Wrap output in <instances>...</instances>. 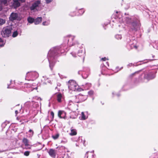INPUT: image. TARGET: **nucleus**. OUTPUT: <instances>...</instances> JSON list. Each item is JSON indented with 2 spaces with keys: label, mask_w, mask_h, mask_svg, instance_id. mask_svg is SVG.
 Segmentation results:
<instances>
[{
  "label": "nucleus",
  "mask_w": 158,
  "mask_h": 158,
  "mask_svg": "<svg viewBox=\"0 0 158 158\" xmlns=\"http://www.w3.org/2000/svg\"><path fill=\"white\" fill-rule=\"evenodd\" d=\"M68 86L69 89L73 91H81L82 90L81 88H79L77 84L73 81H69Z\"/></svg>",
  "instance_id": "nucleus-1"
},
{
  "label": "nucleus",
  "mask_w": 158,
  "mask_h": 158,
  "mask_svg": "<svg viewBox=\"0 0 158 158\" xmlns=\"http://www.w3.org/2000/svg\"><path fill=\"white\" fill-rule=\"evenodd\" d=\"M11 29L10 27H7L3 28L1 35L4 37H8L10 34Z\"/></svg>",
  "instance_id": "nucleus-2"
},
{
  "label": "nucleus",
  "mask_w": 158,
  "mask_h": 158,
  "mask_svg": "<svg viewBox=\"0 0 158 158\" xmlns=\"http://www.w3.org/2000/svg\"><path fill=\"white\" fill-rule=\"evenodd\" d=\"M66 113L63 111H59L58 113V116L60 118H65Z\"/></svg>",
  "instance_id": "nucleus-3"
},
{
  "label": "nucleus",
  "mask_w": 158,
  "mask_h": 158,
  "mask_svg": "<svg viewBox=\"0 0 158 158\" xmlns=\"http://www.w3.org/2000/svg\"><path fill=\"white\" fill-rule=\"evenodd\" d=\"M40 1H38L35 2L31 7V10H35V8L37 7L38 5L40 4Z\"/></svg>",
  "instance_id": "nucleus-4"
},
{
  "label": "nucleus",
  "mask_w": 158,
  "mask_h": 158,
  "mask_svg": "<svg viewBox=\"0 0 158 158\" xmlns=\"http://www.w3.org/2000/svg\"><path fill=\"white\" fill-rule=\"evenodd\" d=\"M18 17V15L15 13H12L9 17L11 21L14 20L16 19Z\"/></svg>",
  "instance_id": "nucleus-5"
},
{
  "label": "nucleus",
  "mask_w": 158,
  "mask_h": 158,
  "mask_svg": "<svg viewBox=\"0 0 158 158\" xmlns=\"http://www.w3.org/2000/svg\"><path fill=\"white\" fill-rule=\"evenodd\" d=\"M131 25L133 27L132 29L136 30L140 26V24L139 22H134L131 24Z\"/></svg>",
  "instance_id": "nucleus-6"
},
{
  "label": "nucleus",
  "mask_w": 158,
  "mask_h": 158,
  "mask_svg": "<svg viewBox=\"0 0 158 158\" xmlns=\"http://www.w3.org/2000/svg\"><path fill=\"white\" fill-rule=\"evenodd\" d=\"M48 153L49 155L52 157H54L55 156L56 152L54 150L50 149L48 152Z\"/></svg>",
  "instance_id": "nucleus-7"
},
{
  "label": "nucleus",
  "mask_w": 158,
  "mask_h": 158,
  "mask_svg": "<svg viewBox=\"0 0 158 158\" xmlns=\"http://www.w3.org/2000/svg\"><path fill=\"white\" fill-rule=\"evenodd\" d=\"M42 20V17H38L37 18L34 20L35 24L36 25L39 24L41 22Z\"/></svg>",
  "instance_id": "nucleus-8"
},
{
  "label": "nucleus",
  "mask_w": 158,
  "mask_h": 158,
  "mask_svg": "<svg viewBox=\"0 0 158 158\" xmlns=\"http://www.w3.org/2000/svg\"><path fill=\"white\" fill-rule=\"evenodd\" d=\"M81 118H80L82 120H84L87 118L88 116L85 115V114L83 112H81Z\"/></svg>",
  "instance_id": "nucleus-9"
},
{
  "label": "nucleus",
  "mask_w": 158,
  "mask_h": 158,
  "mask_svg": "<svg viewBox=\"0 0 158 158\" xmlns=\"http://www.w3.org/2000/svg\"><path fill=\"white\" fill-rule=\"evenodd\" d=\"M77 134V132L76 130L75 129H71V132L70 133V135H76Z\"/></svg>",
  "instance_id": "nucleus-10"
},
{
  "label": "nucleus",
  "mask_w": 158,
  "mask_h": 158,
  "mask_svg": "<svg viewBox=\"0 0 158 158\" xmlns=\"http://www.w3.org/2000/svg\"><path fill=\"white\" fill-rule=\"evenodd\" d=\"M62 98V95L60 94H58L57 96V100L58 102H60L61 101V99Z\"/></svg>",
  "instance_id": "nucleus-11"
},
{
  "label": "nucleus",
  "mask_w": 158,
  "mask_h": 158,
  "mask_svg": "<svg viewBox=\"0 0 158 158\" xmlns=\"http://www.w3.org/2000/svg\"><path fill=\"white\" fill-rule=\"evenodd\" d=\"M23 141L26 146H28V140L27 139L24 138Z\"/></svg>",
  "instance_id": "nucleus-12"
},
{
  "label": "nucleus",
  "mask_w": 158,
  "mask_h": 158,
  "mask_svg": "<svg viewBox=\"0 0 158 158\" xmlns=\"http://www.w3.org/2000/svg\"><path fill=\"white\" fill-rule=\"evenodd\" d=\"M27 20L28 22L30 23H32L34 22L35 20L33 18L31 17H29Z\"/></svg>",
  "instance_id": "nucleus-13"
},
{
  "label": "nucleus",
  "mask_w": 158,
  "mask_h": 158,
  "mask_svg": "<svg viewBox=\"0 0 158 158\" xmlns=\"http://www.w3.org/2000/svg\"><path fill=\"white\" fill-rule=\"evenodd\" d=\"M50 21L49 20H48L46 21L43 22L42 24L44 26H47L49 24Z\"/></svg>",
  "instance_id": "nucleus-14"
},
{
  "label": "nucleus",
  "mask_w": 158,
  "mask_h": 158,
  "mask_svg": "<svg viewBox=\"0 0 158 158\" xmlns=\"http://www.w3.org/2000/svg\"><path fill=\"white\" fill-rule=\"evenodd\" d=\"M6 22V20L3 19H0V26L2 25Z\"/></svg>",
  "instance_id": "nucleus-15"
},
{
  "label": "nucleus",
  "mask_w": 158,
  "mask_h": 158,
  "mask_svg": "<svg viewBox=\"0 0 158 158\" xmlns=\"http://www.w3.org/2000/svg\"><path fill=\"white\" fill-rule=\"evenodd\" d=\"M5 44V42L1 39L0 38V46H3Z\"/></svg>",
  "instance_id": "nucleus-16"
},
{
  "label": "nucleus",
  "mask_w": 158,
  "mask_h": 158,
  "mask_svg": "<svg viewBox=\"0 0 158 158\" xmlns=\"http://www.w3.org/2000/svg\"><path fill=\"white\" fill-rule=\"evenodd\" d=\"M14 6L15 7H18L20 6V3L18 2H16L14 3Z\"/></svg>",
  "instance_id": "nucleus-17"
},
{
  "label": "nucleus",
  "mask_w": 158,
  "mask_h": 158,
  "mask_svg": "<svg viewBox=\"0 0 158 158\" xmlns=\"http://www.w3.org/2000/svg\"><path fill=\"white\" fill-rule=\"evenodd\" d=\"M59 136V135L58 134H56L55 135H53L52 137L54 139H56L58 138Z\"/></svg>",
  "instance_id": "nucleus-18"
},
{
  "label": "nucleus",
  "mask_w": 158,
  "mask_h": 158,
  "mask_svg": "<svg viewBox=\"0 0 158 158\" xmlns=\"http://www.w3.org/2000/svg\"><path fill=\"white\" fill-rule=\"evenodd\" d=\"M18 35V32L17 31H15L13 34V36L14 37H16Z\"/></svg>",
  "instance_id": "nucleus-19"
},
{
  "label": "nucleus",
  "mask_w": 158,
  "mask_h": 158,
  "mask_svg": "<svg viewBox=\"0 0 158 158\" xmlns=\"http://www.w3.org/2000/svg\"><path fill=\"white\" fill-rule=\"evenodd\" d=\"M29 154V152L28 151H26L24 152V155L26 156H28Z\"/></svg>",
  "instance_id": "nucleus-20"
},
{
  "label": "nucleus",
  "mask_w": 158,
  "mask_h": 158,
  "mask_svg": "<svg viewBox=\"0 0 158 158\" xmlns=\"http://www.w3.org/2000/svg\"><path fill=\"white\" fill-rule=\"evenodd\" d=\"M46 3H48L52 1L53 0H45Z\"/></svg>",
  "instance_id": "nucleus-21"
},
{
  "label": "nucleus",
  "mask_w": 158,
  "mask_h": 158,
  "mask_svg": "<svg viewBox=\"0 0 158 158\" xmlns=\"http://www.w3.org/2000/svg\"><path fill=\"white\" fill-rule=\"evenodd\" d=\"M51 114L52 116V119H53L54 117V113L52 111L51 112Z\"/></svg>",
  "instance_id": "nucleus-22"
},
{
  "label": "nucleus",
  "mask_w": 158,
  "mask_h": 158,
  "mask_svg": "<svg viewBox=\"0 0 158 158\" xmlns=\"http://www.w3.org/2000/svg\"><path fill=\"white\" fill-rule=\"evenodd\" d=\"M93 93V92L92 91H90L89 92V94H92Z\"/></svg>",
  "instance_id": "nucleus-23"
},
{
  "label": "nucleus",
  "mask_w": 158,
  "mask_h": 158,
  "mask_svg": "<svg viewBox=\"0 0 158 158\" xmlns=\"http://www.w3.org/2000/svg\"><path fill=\"white\" fill-rule=\"evenodd\" d=\"M106 57H104V58H102V60L103 61H105L106 60Z\"/></svg>",
  "instance_id": "nucleus-24"
},
{
  "label": "nucleus",
  "mask_w": 158,
  "mask_h": 158,
  "mask_svg": "<svg viewBox=\"0 0 158 158\" xmlns=\"http://www.w3.org/2000/svg\"><path fill=\"white\" fill-rule=\"evenodd\" d=\"M29 132H32V134L33 135V131L31 130H30L29 131Z\"/></svg>",
  "instance_id": "nucleus-25"
},
{
  "label": "nucleus",
  "mask_w": 158,
  "mask_h": 158,
  "mask_svg": "<svg viewBox=\"0 0 158 158\" xmlns=\"http://www.w3.org/2000/svg\"><path fill=\"white\" fill-rule=\"evenodd\" d=\"M20 0L22 2H24L25 1V0Z\"/></svg>",
  "instance_id": "nucleus-26"
},
{
  "label": "nucleus",
  "mask_w": 158,
  "mask_h": 158,
  "mask_svg": "<svg viewBox=\"0 0 158 158\" xmlns=\"http://www.w3.org/2000/svg\"><path fill=\"white\" fill-rule=\"evenodd\" d=\"M134 48H135L136 49H137V47L136 46H134Z\"/></svg>",
  "instance_id": "nucleus-27"
},
{
  "label": "nucleus",
  "mask_w": 158,
  "mask_h": 158,
  "mask_svg": "<svg viewBox=\"0 0 158 158\" xmlns=\"http://www.w3.org/2000/svg\"><path fill=\"white\" fill-rule=\"evenodd\" d=\"M15 112L16 114H17L18 113V111L17 110H16Z\"/></svg>",
  "instance_id": "nucleus-28"
},
{
  "label": "nucleus",
  "mask_w": 158,
  "mask_h": 158,
  "mask_svg": "<svg viewBox=\"0 0 158 158\" xmlns=\"http://www.w3.org/2000/svg\"><path fill=\"white\" fill-rule=\"evenodd\" d=\"M6 0H5V2H4V4H5V3H6Z\"/></svg>",
  "instance_id": "nucleus-29"
},
{
  "label": "nucleus",
  "mask_w": 158,
  "mask_h": 158,
  "mask_svg": "<svg viewBox=\"0 0 158 158\" xmlns=\"http://www.w3.org/2000/svg\"><path fill=\"white\" fill-rule=\"evenodd\" d=\"M155 77V76H154V77H153L152 78H151V79H153V78H154Z\"/></svg>",
  "instance_id": "nucleus-30"
},
{
  "label": "nucleus",
  "mask_w": 158,
  "mask_h": 158,
  "mask_svg": "<svg viewBox=\"0 0 158 158\" xmlns=\"http://www.w3.org/2000/svg\"><path fill=\"white\" fill-rule=\"evenodd\" d=\"M116 13L117 14V13H118V11H116Z\"/></svg>",
  "instance_id": "nucleus-31"
},
{
  "label": "nucleus",
  "mask_w": 158,
  "mask_h": 158,
  "mask_svg": "<svg viewBox=\"0 0 158 158\" xmlns=\"http://www.w3.org/2000/svg\"><path fill=\"white\" fill-rule=\"evenodd\" d=\"M156 48L158 49V46Z\"/></svg>",
  "instance_id": "nucleus-32"
},
{
  "label": "nucleus",
  "mask_w": 158,
  "mask_h": 158,
  "mask_svg": "<svg viewBox=\"0 0 158 158\" xmlns=\"http://www.w3.org/2000/svg\"><path fill=\"white\" fill-rule=\"evenodd\" d=\"M1 9H0V10H1Z\"/></svg>",
  "instance_id": "nucleus-33"
}]
</instances>
